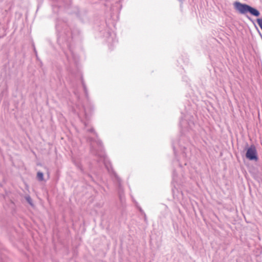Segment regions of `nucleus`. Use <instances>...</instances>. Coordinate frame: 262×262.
I'll return each instance as SVG.
<instances>
[{
  "instance_id": "nucleus-1",
  "label": "nucleus",
  "mask_w": 262,
  "mask_h": 262,
  "mask_svg": "<svg viewBox=\"0 0 262 262\" xmlns=\"http://www.w3.org/2000/svg\"><path fill=\"white\" fill-rule=\"evenodd\" d=\"M235 8L241 13L245 14L248 12L255 16L259 15V12L256 9L246 5L242 4L239 2H235L234 4Z\"/></svg>"
},
{
  "instance_id": "nucleus-4",
  "label": "nucleus",
  "mask_w": 262,
  "mask_h": 262,
  "mask_svg": "<svg viewBox=\"0 0 262 262\" xmlns=\"http://www.w3.org/2000/svg\"><path fill=\"white\" fill-rule=\"evenodd\" d=\"M25 199L28 203L31 206H33V202L31 197L29 195H26Z\"/></svg>"
},
{
  "instance_id": "nucleus-3",
  "label": "nucleus",
  "mask_w": 262,
  "mask_h": 262,
  "mask_svg": "<svg viewBox=\"0 0 262 262\" xmlns=\"http://www.w3.org/2000/svg\"><path fill=\"white\" fill-rule=\"evenodd\" d=\"M37 179L39 181H43V174L40 171H38L37 173Z\"/></svg>"
},
{
  "instance_id": "nucleus-2",
  "label": "nucleus",
  "mask_w": 262,
  "mask_h": 262,
  "mask_svg": "<svg viewBox=\"0 0 262 262\" xmlns=\"http://www.w3.org/2000/svg\"><path fill=\"white\" fill-rule=\"evenodd\" d=\"M246 156V158L250 160H257L256 149L254 145H251L248 148Z\"/></svg>"
}]
</instances>
